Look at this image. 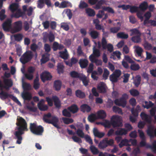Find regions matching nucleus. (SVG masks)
I'll use <instances>...</instances> for the list:
<instances>
[{
	"label": "nucleus",
	"mask_w": 156,
	"mask_h": 156,
	"mask_svg": "<svg viewBox=\"0 0 156 156\" xmlns=\"http://www.w3.org/2000/svg\"><path fill=\"white\" fill-rule=\"evenodd\" d=\"M38 48V46L35 43H33L31 44L30 47L31 50L34 52L35 53L36 57L37 56L36 50Z\"/></svg>",
	"instance_id": "nucleus-58"
},
{
	"label": "nucleus",
	"mask_w": 156,
	"mask_h": 156,
	"mask_svg": "<svg viewBox=\"0 0 156 156\" xmlns=\"http://www.w3.org/2000/svg\"><path fill=\"white\" fill-rule=\"evenodd\" d=\"M52 99L54 102V105L57 108L59 109L61 107V102L58 98L56 96L52 97Z\"/></svg>",
	"instance_id": "nucleus-20"
},
{
	"label": "nucleus",
	"mask_w": 156,
	"mask_h": 156,
	"mask_svg": "<svg viewBox=\"0 0 156 156\" xmlns=\"http://www.w3.org/2000/svg\"><path fill=\"white\" fill-rule=\"evenodd\" d=\"M112 125L113 127L121 126L122 123L121 119L119 116L113 115L111 118Z\"/></svg>",
	"instance_id": "nucleus-7"
},
{
	"label": "nucleus",
	"mask_w": 156,
	"mask_h": 156,
	"mask_svg": "<svg viewBox=\"0 0 156 156\" xmlns=\"http://www.w3.org/2000/svg\"><path fill=\"white\" fill-rule=\"evenodd\" d=\"M140 146L142 147H145L147 148H150L152 152L156 154V140H154L151 145L147 144L145 140H142L140 143Z\"/></svg>",
	"instance_id": "nucleus-6"
},
{
	"label": "nucleus",
	"mask_w": 156,
	"mask_h": 156,
	"mask_svg": "<svg viewBox=\"0 0 156 156\" xmlns=\"http://www.w3.org/2000/svg\"><path fill=\"white\" fill-rule=\"evenodd\" d=\"M4 88V86H3L1 82L0 81V90H1L0 93V98L2 100H5L8 98H9L18 105H21V103L16 97L12 94H9L3 91Z\"/></svg>",
	"instance_id": "nucleus-3"
},
{
	"label": "nucleus",
	"mask_w": 156,
	"mask_h": 156,
	"mask_svg": "<svg viewBox=\"0 0 156 156\" xmlns=\"http://www.w3.org/2000/svg\"><path fill=\"white\" fill-rule=\"evenodd\" d=\"M143 45L145 49L147 50H151L152 48V45L147 41H145L144 42Z\"/></svg>",
	"instance_id": "nucleus-47"
},
{
	"label": "nucleus",
	"mask_w": 156,
	"mask_h": 156,
	"mask_svg": "<svg viewBox=\"0 0 156 156\" xmlns=\"http://www.w3.org/2000/svg\"><path fill=\"white\" fill-rule=\"evenodd\" d=\"M88 5L87 3L83 1H80V4L79 5V8L83 9L84 8H86L88 7Z\"/></svg>",
	"instance_id": "nucleus-49"
},
{
	"label": "nucleus",
	"mask_w": 156,
	"mask_h": 156,
	"mask_svg": "<svg viewBox=\"0 0 156 156\" xmlns=\"http://www.w3.org/2000/svg\"><path fill=\"white\" fill-rule=\"evenodd\" d=\"M93 132L94 136L99 138L103 137L105 135L104 133L99 132L96 128L93 129Z\"/></svg>",
	"instance_id": "nucleus-23"
},
{
	"label": "nucleus",
	"mask_w": 156,
	"mask_h": 156,
	"mask_svg": "<svg viewBox=\"0 0 156 156\" xmlns=\"http://www.w3.org/2000/svg\"><path fill=\"white\" fill-rule=\"evenodd\" d=\"M129 92L130 94L133 97L137 96L140 94L139 92L137 90L133 89L130 90Z\"/></svg>",
	"instance_id": "nucleus-50"
},
{
	"label": "nucleus",
	"mask_w": 156,
	"mask_h": 156,
	"mask_svg": "<svg viewBox=\"0 0 156 156\" xmlns=\"http://www.w3.org/2000/svg\"><path fill=\"white\" fill-rule=\"evenodd\" d=\"M120 29V27H114L111 28L110 30L111 33L115 34L118 32Z\"/></svg>",
	"instance_id": "nucleus-62"
},
{
	"label": "nucleus",
	"mask_w": 156,
	"mask_h": 156,
	"mask_svg": "<svg viewBox=\"0 0 156 156\" xmlns=\"http://www.w3.org/2000/svg\"><path fill=\"white\" fill-rule=\"evenodd\" d=\"M49 55L47 53L45 54L42 55V58L41 60L42 64L45 63L49 60Z\"/></svg>",
	"instance_id": "nucleus-35"
},
{
	"label": "nucleus",
	"mask_w": 156,
	"mask_h": 156,
	"mask_svg": "<svg viewBox=\"0 0 156 156\" xmlns=\"http://www.w3.org/2000/svg\"><path fill=\"white\" fill-rule=\"evenodd\" d=\"M88 61L86 59H80L79 62L80 66L82 69L86 68L88 65Z\"/></svg>",
	"instance_id": "nucleus-22"
},
{
	"label": "nucleus",
	"mask_w": 156,
	"mask_h": 156,
	"mask_svg": "<svg viewBox=\"0 0 156 156\" xmlns=\"http://www.w3.org/2000/svg\"><path fill=\"white\" fill-rule=\"evenodd\" d=\"M14 37L15 41H19L22 40L23 35L22 34H18L14 35Z\"/></svg>",
	"instance_id": "nucleus-57"
},
{
	"label": "nucleus",
	"mask_w": 156,
	"mask_h": 156,
	"mask_svg": "<svg viewBox=\"0 0 156 156\" xmlns=\"http://www.w3.org/2000/svg\"><path fill=\"white\" fill-rule=\"evenodd\" d=\"M135 51L136 52L139 57H141L142 53L143 51V50L142 48L139 46H135Z\"/></svg>",
	"instance_id": "nucleus-48"
},
{
	"label": "nucleus",
	"mask_w": 156,
	"mask_h": 156,
	"mask_svg": "<svg viewBox=\"0 0 156 156\" xmlns=\"http://www.w3.org/2000/svg\"><path fill=\"white\" fill-rule=\"evenodd\" d=\"M141 80V78L140 76H137L133 82V83L136 87H138L139 86Z\"/></svg>",
	"instance_id": "nucleus-39"
},
{
	"label": "nucleus",
	"mask_w": 156,
	"mask_h": 156,
	"mask_svg": "<svg viewBox=\"0 0 156 156\" xmlns=\"http://www.w3.org/2000/svg\"><path fill=\"white\" fill-rule=\"evenodd\" d=\"M129 140L127 139H125L122 140L119 144V147L121 148L124 146H130L131 145L129 144Z\"/></svg>",
	"instance_id": "nucleus-30"
},
{
	"label": "nucleus",
	"mask_w": 156,
	"mask_h": 156,
	"mask_svg": "<svg viewBox=\"0 0 156 156\" xmlns=\"http://www.w3.org/2000/svg\"><path fill=\"white\" fill-rule=\"evenodd\" d=\"M30 129L32 133L38 135H42L44 131L43 127L41 126H37L34 123L30 124Z\"/></svg>",
	"instance_id": "nucleus-4"
},
{
	"label": "nucleus",
	"mask_w": 156,
	"mask_h": 156,
	"mask_svg": "<svg viewBox=\"0 0 156 156\" xmlns=\"http://www.w3.org/2000/svg\"><path fill=\"white\" fill-rule=\"evenodd\" d=\"M144 104L145 105H143L142 106L144 108H146L147 109L151 108L154 105V104L150 101H149V102L147 101H145Z\"/></svg>",
	"instance_id": "nucleus-38"
},
{
	"label": "nucleus",
	"mask_w": 156,
	"mask_h": 156,
	"mask_svg": "<svg viewBox=\"0 0 156 156\" xmlns=\"http://www.w3.org/2000/svg\"><path fill=\"white\" fill-rule=\"evenodd\" d=\"M68 109L73 113H75L77 112L79 109L77 105L75 104H73L70 106L68 108Z\"/></svg>",
	"instance_id": "nucleus-26"
},
{
	"label": "nucleus",
	"mask_w": 156,
	"mask_h": 156,
	"mask_svg": "<svg viewBox=\"0 0 156 156\" xmlns=\"http://www.w3.org/2000/svg\"><path fill=\"white\" fill-rule=\"evenodd\" d=\"M39 79L38 77H36L34 80V87L35 90L38 89L40 87V83H39Z\"/></svg>",
	"instance_id": "nucleus-43"
},
{
	"label": "nucleus",
	"mask_w": 156,
	"mask_h": 156,
	"mask_svg": "<svg viewBox=\"0 0 156 156\" xmlns=\"http://www.w3.org/2000/svg\"><path fill=\"white\" fill-rule=\"evenodd\" d=\"M62 86V82L59 80H55L54 81L53 88L55 90L58 91L61 90Z\"/></svg>",
	"instance_id": "nucleus-18"
},
{
	"label": "nucleus",
	"mask_w": 156,
	"mask_h": 156,
	"mask_svg": "<svg viewBox=\"0 0 156 156\" xmlns=\"http://www.w3.org/2000/svg\"><path fill=\"white\" fill-rule=\"evenodd\" d=\"M76 133L80 137L82 138L84 137V133L82 129H78L76 131Z\"/></svg>",
	"instance_id": "nucleus-59"
},
{
	"label": "nucleus",
	"mask_w": 156,
	"mask_h": 156,
	"mask_svg": "<svg viewBox=\"0 0 156 156\" xmlns=\"http://www.w3.org/2000/svg\"><path fill=\"white\" fill-rule=\"evenodd\" d=\"M40 77L42 81L44 82L46 80H50L52 76L50 73L44 71L41 74Z\"/></svg>",
	"instance_id": "nucleus-13"
},
{
	"label": "nucleus",
	"mask_w": 156,
	"mask_h": 156,
	"mask_svg": "<svg viewBox=\"0 0 156 156\" xmlns=\"http://www.w3.org/2000/svg\"><path fill=\"white\" fill-rule=\"evenodd\" d=\"M62 115L66 117H70L71 116L70 113L66 109H64L62 111Z\"/></svg>",
	"instance_id": "nucleus-64"
},
{
	"label": "nucleus",
	"mask_w": 156,
	"mask_h": 156,
	"mask_svg": "<svg viewBox=\"0 0 156 156\" xmlns=\"http://www.w3.org/2000/svg\"><path fill=\"white\" fill-rule=\"evenodd\" d=\"M18 122L16 123V125L19 127L17 128L18 130L15 132V135L17 139L16 143L20 144L22 143V135L24 134V131H27V123L26 120L22 117L17 119Z\"/></svg>",
	"instance_id": "nucleus-1"
},
{
	"label": "nucleus",
	"mask_w": 156,
	"mask_h": 156,
	"mask_svg": "<svg viewBox=\"0 0 156 156\" xmlns=\"http://www.w3.org/2000/svg\"><path fill=\"white\" fill-rule=\"evenodd\" d=\"M141 35H137L131 38L132 41L134 43H139L141 41Z\"/></svg>",
	"instance_id": "nucleus-51"
},
{
	"label": "nucleus",
	"mask_w": 156,
	"mask_h": 156,
	"mask_svg": "<svg viewBox=\"0 0 156 156\" xmlns=\"http://www.w3.org/2000/svg\"><path fill=\"white\" fill-rule=\"evenodd\" d=\"M80 80L82 81L83 85L85 86L86 87L88 85L89 82V80L87 79L86 76L83 74L82 75Z\"/></svg>",
	"instance_id": "nucleus-27"
},
{
	"label": "nucleus",
	"mask_w": 156,
	"mask_h": 156,
	"mask_svg": "<svg viewBox=\"0 0 156 156\" xmlns=\"http://www.w3.org/2000/svg\"><path fill=\"white\" fill-rule=\"evenodd\" d=\"M148 6L147 2L144 1L138 7L141 11L144 12L147 9Z\"/></svg>",
	"instance_id": "nucleus-29"
},
{
	"label": "nucleus",
	"mask_w": 156,
	"mask_h": 156,
	"mask_svg": "<svg viewBox=\"0 0 156 156\" xmlns=\"http://www.w3.org/2000/svg\"><path fill=\"white\" fill-rule=\"evenodd\" d=\"M75 94L77 97L80 98H83L85 97L84 93L80 90H78L76 91Z\"/></svg>",
	"instance_id": "nucleus-33"
},
{
	"label": "nucleus",
	"mask_w": 156,
	"mask_h": 156,
	"mask_svg": "<svg viewBox=\"0 0 156 156\" xmlns=\"http://www.w3.org/2000/svg\"><path fill=\"white\" fill-rule=\"evenodd\" d=\"M5 11L4 9H2L0 11V20H3L6 17V16L5 15Z\"/></svg>",
	"instance_id": "nucleus-60"
},
{
	"label": "nucleus",
	"mask_w": 156,
	"mask_h": 156,
	"mask_svg": "<svg viewBox=\"0 0 156 156\" xmlns=\"http://www.w3.org/2000/svg\"><path fill=\"white\" fill-rule=\"evenodd\" d=\"M130 31L131 32L130 34L131 36L133 35H141V34L138 30L136 28H134L130 30Z\"/></svg>",
	"instance_id": "nucleus-56"
},
{
	"label": "nucleus",
	"mask_w": 156,
	"mask_h": 156,
	"mask_svg": "<svg viewBox=\"0 0 156 156\" xmlns=\"http://www.w3.org/2000/svg\"><path fill=\"white\" fill-rule=\"evenodd\" d=\"M109 79L113 83L116 82L118 80V78L113 73L110 76Z\"/></svg>",
	"instance_id": "nucleus-63"
},
{
	"label": "nucleus",
	"mask_w": 156,
	"mask_h": 156,
	"mask_svg": "<svg viewBox=\"0 0 156 156\" xmlns=\"http://www.w3.org/2000/svg\"><path fill=\"white\" fill-rule=\"evenodd\" d=\"M43 120L45 122L51 124L57 129L60 128L58 124L59 122L58 118L55 116H52L50 113L44 114L43 116Z\"/></svg>",
	"instance_id": "nucleus-2"
},
{
	"label": "nucleus",
	"mask_w": 156,
	"mask_h": 156,
	"mask_svg": "<svg viewBox=\"0 0 156 156\" xmlns=\"http://www.w3.org/2000/svg\"><path fill=\"white\" fill-rule=\"evenodd\" d=\"M90 149L94 154H97L99 153L98 149L94 146H92L90 147Z\"/></svg>",
	"instance_id": "nucleus-61"
},
{
	"label": "nucleus",
	"mask_w": 156,
	"mask_h": 156,
	"mask_svg": "<svg viewBox=\"0 0 156 156\" xmlns=\"http://www.w3.org/2000/svg\"><path fill=\"white\" fill-rule=\"evenodd\" d=\"M112 111L113 112L116 113H118L121 115L123 114L122 109L119 107L115 106H114L113 107Z\"/></svg>",
	"instance_id": "nucleus-41"
},
{
	"label": "nucleus",
	"mask_w": 156,
	"mask_h": 156,
	"mask_svg": "<svg viewBox=\"0 0 156 156\" xmlns=\"http://www.w3.org/2000/svg\"><path fill=\"white\" fill-rule=\"evenodd\" d=\"M45 4L48 7L51 6V4L50 0H38L37 1V7L41 9Z\"/></svg>",
	"instance_id": "nucleus-9"
},
{
	"label": "nucleus",
	"mask_w": 156,
	"mask_h": 156,
	"mask_svg": "<svg viewBox=\"0 0 156 156\" xmlns=\"http://www.w3.org/2000/svg\"><path fill=\"white\" fill-rule=\"evenodd\" d=\"M114 103L117 105L124 107L126 105V100L120 98L119 99H116L114 101Z\"/></svg>",
	"instance_id": "nucleus-15"
},
{
	"label": "nucleus",
	"mask_w": 156,
	"mask_h": 156,
	"mask_svg": "<svg viewBox=\"0 0 156 156\" xmlns=\"http://www.w3.org/2000/svg\"><path fill=\"white\" fill-rule=\"evenodd\" d=\"M86 13L87 15L90 17H93L95 15V11L90 8H88L85 10Z\"/></svg>",
	"instance_id": "nucleus-36"
},
{
	"label": "nucleus",
	"mask_w": 156,
	"mask_h": 156,
	"mask_svg": "<svg viewBox=\"0 0 156 156\" xmlns=\"http://www.w3.org/2000/svg\"><path fill=\"white\" fill-rule=\"evenodd\" d=\"M64 66L61 63H58L57 66V70L58 73H63L64 72Z\"/></svg>",
	"instance_id": "nucleus-52"
},
{
	"label": "nucleus",
	"mask_w": 156,
	"mask_h": 156,
	"mask_svg": "<svg viewBox=\"0 0 156 156\" xmlns=\"http://www.w3.org/2000/svg\"><path fill=\"white\" fill-rule=\"evenodd\" d=\"M80 108L81 111L83 112H89L91 110L90 107L86 104L82 105L80 106Z\"/></svg>",
	"instance_id": "nucleus-28"
},
{
	"label": "nucleus",
	"mask_w": 156,
	"mask_h": 156,
	"mask_svg": "<svg viewBox=\"0 0 156 156\" xmlns=\"http://www.w3.org/2000/svg\"><path fill=\"white\" fill-rule=\"evenodd\" d=\"M128 131L124 128H120L115 131V134L117 136L125 135L127 134Z\"/></svg>",
	"instance_id": "nucleus-21"
},
{
	"label": "nucleus",
	"mask_w": 156,
	"mask_h": 156,
	"mask_svg": "<svg viewBox=\"0 0 156 156\" xmlns=\"http://www.w3.org/2000/svg\"><path fill=\"white\" fill-rule=\"evenodd\" d=\"M62 119L65 124H68L72 123L74 121L72 118L62 117Z\"/></svg>",
	"instance_id": "nucleus-44"
},
{
	"label": "nucleus",
	"mask_w": 156,
	"mask_h": 156,
	"mask_svg": "<svg viewBox=\"0 0 156 156\" xmlns=\"http://www.w3.org/2000/svg\"><path fill=\"white\" fill-rule=\"evenodd\" d=\"M106 86L103 82H101L97 86V89L100 93H104L106 92Z\"/></svg>",
	"instance_id": "nucleus-16"
},
{
	"label": "nucleus",
	"mask_w": 156,
	"mask_h": 156,
	"mask_svg": "<svg viewBox=\"0 0 156 156\" xmlns=\"http://www.w3.org/2000/svg\"><path fill=\"white\" fill-rule=\"evenodd\" d=\"M51 42L54 41L55 40V36L51 33L48 34L46 33L44 35L43 37V40L44 42H46L48 40Z\"/></svg>",
	"instance_id": "nucleus-11"
},
{
	"label": "nucleus",
	"mask_w": 156,
	"mask_h": 156,
	"mask_svg": "<svg viewBox=\"0 0 156 156\" xmlns=\"http://www.w3.org/2000/svg\"><path fill=\"white\" fill-rule=\"evenodd\" d=\"M105 3V1L104 0H100L96 5L95 8L96 9H99L101 8V5Z\"/></svg>",
	"instance_id": "nucleus-53"
},
{
	"label": "nucleus",
	"mask_w": 156,
	"mask_h": 156,
	"mask_svg": "<svg viewBox=\"0 0 156 156\" xmlns=\"http://www.w3.org/2000/svg\"><path fill=\"white\" fill-rule=\"evenodd\" d=\"M103 10L105 11H106L108 13L114 14L115 13V11L113 9L110 7L104 6L102 7Z\"/></svg>",
	"instance_id": "nucleus-55"
},
{
	"label": "nucleus",
	"mask_w": 156,
	"mask_h": 156,
	"mask_svg": "<svg viewBox=\"0 0 156 156\" xmlns=\"http://www.w3.org/2000/svg\"><path fill=\"white\" fill-rule=\"evenodd\" d=\"M140 117L144 122L151 124L152 122V119L151 117L144 112H142L140 115Z\"/></svg>",
	"instance_id": "nucleus-8"
},
{
	"label": "nucleus",
	"mask_w": 156,
	"mask_h": 156,
	"mask_svg": "<svg viewBox=\"0 0 156 156\" xmlns=\"http://www.w3.org/2000/svg\"><path fill=\"white\" fill-rule=\"evenodd\" d=\"M4 82L5 85V86H4V88L6 89H9V87H11L12 86V82L10 80H4Z\"/></svg>",
	"instance_id": "nucleus-34"
},
{
	"label": "nucleus",
	"mask_w": 156,
	"mask_h": 156,
	"mask_svg": "<svg viewBox=\"0 0 156 156\" xmlns=\"http://www.w3.org/2000/svg\"><path fill=\"white\" fill-rule=\"evenodd\" d=\"M117 37L118 38L121 39H127L128 37V35L127 34H126L123 32H120L117 34Z\"/></svg>",
	"instance_id": "nucleus-42"
},
{
	"label": "nucleus",
	"mask_w": 156,
	"mask_h": 156,
	"mask_svg": "<svg viewBox=\"0 0 156 156\" xmlns=\"http://www.w3.org/2000/svg\"><path fill=\"white\" fill-rule=\"evenodd\" d=\"M12 20L10 19H7L2 24V28L4 30H8L11 25Z\"/></svg>",
	"instance_id": "nucleus-17"
},
{
	"label": "nucleus",
	"mask_w": 156,
	"mask_h": 156,
	"mask_svg": "<svg viewBox=\"0 0 156 156\" xmlns=\"http://www.w3.org/2000/svg\"><path fill=\"white\" fill-rule=\"evenodd\" d=\"M89 35L92 39H96L98 37L99 34L96 30H92L89 33Z\"/></svg>",
	"instance_id": "nucleus-37"
},
{
	"label": "nucleus",
	"mask_w": 156,
	"mask_h": 156,
	"mask_svg": "<svg viewBox=\"0 0 156 156\" xmlns=\"http://www.w3.org/2000/svg\"><path fill=\"white\" fill-rule=\"evenodd\" d=\"M72 4L70 2L68 1H64L61 3L59 8H64L69 7H72Z\"/></svg>",
	"instance_id": "nucleus-24"
},
{
	"label": "nucleus",
	"mask_w": 156,
	"mask_h": 156,
	"mask_svg": "<svg viewBox=\"0 0 156 156\" xmlns=\"http://www.w3.org/2000/svg\"><path fill=\"white\" fill-rule=\"evenodd\" d=\"M41 101L37 104V107L41 111H44L47 110L48 108V106L46 105H44Z\"/></svg>",
	"instance_id": "nucleus-31"
},
{
	"label": "nucleus",
	"mask_w": 156,
	"mask_h": 156,
	"mask_svg": "<svg viewBox=\"0 0 156 156\" xmlns=\"http://www.w3.org/2000/svg\"><path fill=\"white\" fill-rule=\"evenodd\" d=\"M22 22L20 20L14 22L13 30L14 33L19 32L22 29Z\"/></svg>",
	"instance_id": "nucleus-12"
},
{
	"label": "nucleus",
	"mask_w": 156,
	"mask_h": 156,
	"mask_svg": "<svg viewBox=\"0 0 156 156\" xmlns=\"http://www.w3.org/2000/svg\"><path fill=\"white\" fill-rule=\"evenodd\" d=\"M33 56L32 51H28L25 52L20 59V61L23 64H25L31 60Z\"/></svg>",
	"instance_id": "nucleus-5"
},
{
	"label": "nucleus",
	"mask_w": 156,
	"mask_h": 156,
	"mask_svg": "<svg viewBox=\"0 0 156 156\" xmlns=\"http://www.w3.org/2000/svg\"><path fill=\"white\" fill-rule=\"evenodd\" d=\"M18 4L17 3H13L10 5V9L12 12H14L16 11L18 9Z\"/></svg>",
	"instance_id": "nucleus-46"
},
{
	"label": "nucleus",
	"mask_w": 156,
	"mask_h": 156,
	"mask_svg": "<svg viewBox=\"0 0 156 156\" xmlns=\"http://www.w3.org/2000/svg\"><path fill=\"white\" fill-rule=\"evenodd\" d=\"M82 74V73H79L75 71H72L70 73V75L71 77L73 78H78L79 79Z\"/></svg>",
	"instance_id": "nucleus-32"
},
{
	"label": "nucleus",
	"mask_w": 156,
	"mask_h": 156,
	"mask_svg": "<svg viewBox=\"0 0 156 156\" xmlns=\"http://www.w3.org/2000/svg\"><path fill=\"white\" fill-rule=\"evenodd\" d=\"M108 146L105 139L101 141L98 145V147L100 149H104Z\"/></svg>",
	"instance_id": "nucleus-45"
},
{
	"label": "nucleus",
	"mask_w": 156,
	"mask_h": 156,
	"mask_svg": "<svg viewBox=\"0 0 156 156\" xmlns=\"http://www.w3.org/2000/svg\"><path fill=\"white\" fill-rule=\"evenodd\" d=\"M101 45L103 50L106 49V47L107 45V41L105 38L103 37L101 40Z\"/></svg>",
	"instance_id": "nucleus-54"
},
{
	"label": "nucleus",
	"mask_w": 156,
	"mask_h": 156,
	"mask_svg": "<svg viewBox=\"0 0 156 156\" xmlns=\"http://www.w3.org/2000/svg\"><path fill=\"white\" fill-rule=\"evenodd\" d=\"M22 96L24 101H29L32 98L31 94L27 91L23 92L22 94Z\"/></svg>",
	"instance_id": "nucleus-19"
},
{
	"label": "nucleus",
	"mask_w": 156,
	"mask_h": 156,
	"mask_svg": "<svg viewBox=\"0 0 156 156\" xmlns=\"http://www.w3.org/2000/svg\"><path fill=\"white\" fill-rule=\"evenodd\" d=\"M130 69L133 71H137L140 69V66L138 64L135 63V62L131 64L130 66Z\"/></svg>",
	"instance_id": "nucleus-40"
},
{
	"label": "nucleus",
	"mask_w": 156,
	"mask_h": 156,
	"mask_svg": "<svg viewBox=\"0 0 156 156\" xmlns=\"http://www.w3.org/2000/svg\"><path fill=\"white\" fill-rule=\"evenodd\" d=\"M97 116L98 119H103L106 117V114L104 110H100L98 112Z\"/></svg>",
	"instance_id": "nucleus-25"
},
{
	"label": "nucleus",
	"mask_w": 156,
	"mask_h": 156,
	"mask_svg": "<svg viewBox=\"0 0 156 156\" xmlns=\"http://www.w3.org/2000/svg\"><path fill=\"white\" fill-rule=\"evenodd\" d=\"M155 129L154 126L150 125L148 126L147 133L150 138H153L155 136Z\"/></svg>",
	"instance_id": "nucleus-10"
},
{
	"label": "nucleus",
	"mask_w": 156,
	"mask_h": 156,
	"mask_svg": "<svg viewBox=\"0 0 156 156\" xmlns=\"http://www.w3.org/2000/svg\"><path fill=\"white\" fill-rule=\"evenodd\" d=\"M11 16L12 17H14L16 18H18L21 17L23 19L26 18L27 17H25V15L23 12H22V11L20 9H18L15 13L12 14Z\"/></svg>",
	"instance_id": "nucleus-14"
}]
</instances>
